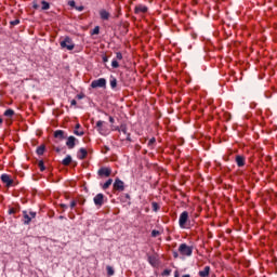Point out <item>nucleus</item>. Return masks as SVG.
Returning <instances> with one entry per match:
<instances>
[{"mask_svg":"<svg viewBox=\"0 0 277 277\" xmlns=\"http://www.w3.org/2000/svg\"><path fill=\"white\" fill-rule=\"evenodd\" d=\"M106 271H107L108 276H114V274H115L114 267L107 266V267H106Z\"/></svg>","mask_w":277,"mask_h":277,"instance_id":"nucleus-28","label":"nucleus"},{"mask_svg":"<svg viewBox=\"0 0 277 277\" xmlns=\"http://www.w3.org/2000/svg\"><path fill=\"white\" fill-rule=\"evenodd\" d=\"M98 176H111V170L107 167H103L97 171Z\"/></svg>","mask_w":277,"mask_h":277,"instance_id":"nucleus-9","label":"nucleus"},{"mask_svg":"<svg viewBox=\"0 0 277 277\" xmlns=\"http://www.w3.org/2000/svg\"><path fill=\"white\" fill-rule=\"evenodd\" d=\"M159 235H161V232L157 229L151 230V237H159Z\"/></svg>","mask_w":277,"mask_h":277,"instance_id":"nucleus-31","label":"nucleus"},{"mask_svg":"<svg viewBox=\"0 0 277 277\" xmlns=\"http://www.w3.org/2000/svg\"><path fill=\"white\" fill-rule=\"evenodd\" d=\"M117 85H118V80L116 79V78H113L111 80H110V88H117Z\"/></svg>","mask_w":277,"mask_h":277,"instance_id":"nucleus-27","label":"nucleus"},{"mask_svg":"<svg viewBox=\"0 0 277 277\" xmlns=\"http://www.w3.org/2000/svg\"><path fill=\"white\" fill-rule=\"evenodd\" d=\"M75 142H77V138L75 136H69L66 142V146L68 148H75Z\"/></svg>","mask_w":277,"mask_h":277,"instance_id":"nucleus-15","label":"nucleus"},{"mask_svg":"<svg viewBox=\"0 0 277 277\" xmlns=\"http://www.w3.org/2000/svg\"><path fill=\"white\" fill-rule=\"evenodd\" d=\"M109 122L111 123V124H114V122H116V120L114 119V117H109Z\"/></svg>","mask_w":277,"mask_h":277,"instance_id":"nucleus-43","label":"nucleus"},{"mask_svg":"<svg viewBox=\"0 0 277 277\" xmlns=\"http://www.w3.org/2000/svg\"><path fill=\"white\" fill-rule=\"evenodd\" d=\"M64 166H68L69 163H72V157L66 156L64 160L62 161Z\"/></svg>","mask_w":277,"mask_h":277,"instance_id":"nucleus-20","label":"nucleus"},{"mask_svg":"<svg viewBox=\"0 0 277 277\" xmlns=\"http://www.w3.org/2000/svg\"><path fill=\"white\" fill-rule=\"evenodd\" d=\"M45 146L41 145L37 148V155H44Z\"/></svg>","mask_w":277,"mask_h":277,"instance_id":"nucleus-22","label":"nucleus"},{"mask_svg":"<svg viewBox=\"0 0 277 277\" xmlns=\"http://www.w3.org/2000/svg\"><path fill=\"white\" fill-rule=\"evenodd\" d=\"M3 124V118L0 117V126Z\"/></svg>","mask_w":277,"mask_h":277,"instance_id":"nucleus-48","label":"nucleus"},{"mask_svg":"<svg viewBox=\"0 0 277 277\" xmlns=\"http://www.w3.org/2000/svg\"><path fill=\"white\" fill-rule=\"evenodd\" d=\"M111 14L109 13V11L105 10V9H102L100 10V18L102 21H109Z\"/></svg>","mask_w":277,"mask_h":277,"instance_id":"nucleus-11","label":"nucleus"},{"mask_svg":"<svg viewBox=\"0 0 277 277\" xmlns=\"http://www.w3.org/2000/svg\"><path fill=\"white\" fill-rule=\"evenodd\" d=\"M41 10H49L51 8V4L47 1H41Z\"/></svg>","mask_w":277,"mask_h":277,"instance_id":"nucleus-23","label":"nucleus"},{"mask_svg":"<svg viewBox=\"0 0 277 277\" xmlns=\"http://www.w3.org/2000/svg\"><path fill=\"white\" fill-rule=\"evenodd\" d=\"M170 274H172V271H170V269H164L162 272V276H170Z\"/></svg>","mask_w":277,"mask_h":277,"instance_id":"nucleus-34","label":"nucleus"},{"mask_svg":"<svg viewBox=\"0 0 277 277\" xmlns=\"http://www.w3.org/2000/svg\"><path fill=\"white\" fill-rule=\"evenodd\" d=\"M101 32V28L98 26H96L94 29H93V36H98V34Z\"/></svg>","mask_w":277,"mask_h":277,"instance_id":"nucleus-32","label":"nucleus"},{"mask_svg":"<svg viewBox=\"0 0 277 277\" xmlns=\"http://www.w3.org/2000/svg\"><path fill=\"white\" fill-rule=\"evenodd\" d=\"M151 209L153 211H155V213H157V211H159L160 207H159V203L157 202H151Z\"/></svg>","mask_w":277,"mask_h":277,"instance_id":"nucleus-26","label":"nucleus"},{"mask_svg":"<svg viewBox=\"0 0 277 277\" xmlns=\"http://www.w3.org/2000/svg\"><path fill=\"white\" fill-rule=\"evenodd\" d=\"M183 277H190L189 275H184Z\"/></svg>","mask_w":277,"mask_h":277,"instance_id":"nucleus-50","label":"nucleus"},{"mask_svg":"<svg viewBox=\"0 0 277 277\" xmlns=\"http://www.w3.org/2000/svg\"><path fill=\"white\" fill-rule=\"evenodd\" d=\"M117 131H119V133H123L124 135H127V140H130L131 134H129L127 130V124H121L120 128H117Z\"/></svg>","mask_w":277,"mask_h":277,"instance_id":"nucleus-13","label":"nucleus"},{"mask_svg":"<svg viewBox=\"0 0 277 277\" xmlns=\"http://www.w3.org/2000/svg\"><path fill=\"white\" fill-rule=\"evenodd\" d=\"M93 201H94V205L96 206V207H103V205H104V202H105V195H103V194H97L95 197H94V199H93Z\"/></svg>","mask_w":277,"mask_h":277,"instance_id":"nucleus-7","label":"nucleus"},{"mask_svg":"<svg viewBox=\"0 0 277 277\" xmlns=\"http://www.w3.org/2000/svg\"><path fill=\"white\" fill-rule=\"evenodd\" d=\"M91 88H107V80L105 78H100L91 82Z\"/></svg>","mask_w":277,"mask_h":277,"instance_id":"nucleus-4","label":"nucleus"},{"mask_svg":"<svg viewBox=\"0 0 277 277\" xmlns=\"http://www.w3.org/2000/svg\"><path fill=\"white\" fill-rule=\"evenodd\" d=\"M85 95L83 94H78L76 97L78 98V101H81V98H83Z\"/></svg>","mask_w":277,"mask_h":277,"instance_id":"nucleus-42","label":"nucleus"},{"mask_svg":"<svg viewBox=\"0 0 277 277\" xmlns=\"http://www.w3.org/2000/svg\"><path fill=\"white\" fill-rule=\"evenodd\" d=\"M236 163L238 168H243V166H246V157L240 155L236 156Z\"/></svg>","mask_w":277,"mask_h":277,"instance_id":"nucleus-12","label":"nucleus"},{"mask_svg":"<svg viewBox=\"0 0 277 277\" xmlns=\"http://www.w3.org/2000/svg\"><path fill=\"white\" fill-rule=\"evenodd\" d=\"M23 217H24V220H23L24 224H26V225L31 224V220H35V217H36V212L27 213V211H24Z\"/></svg>","mask_w":277,"mask_h":277,"instance_id":"nucleus-5","label":"nucleus"},{"mask_svg":"<svg viewBox=\"0 0 277 277\" xmlns=\"http://www.w3.org/2000/svg\"><path fill=\"white\" fill-rule=\"evenodd\" d=\"M114 183V180L109 179L106 181V183L103 185V189H109V186Z\"/></svg>","mask_w":277,"mask_h":277,"instance_id":"nucleus-25","label":"nucleus"},{"mask_svg":"<svg viewBox=\"0 0 277 277\" xmlns=\"http://www.w3.org/2000/svg\"><path fill=\"white\" fill-rule=\"evenodd\" d=\"M114 189L116 192H124V182L120 179H116L114 183Z\"/></svg>","mask_w":277,"mask_h":277,"instance_id":"nucleus-8","label":"nucleus"},{"mask_svg":"<svg viewBox=\"0 0 277 277\" xmlns=\"http://www.w3.org/2000/svg\"><path fill=\"white\" fill-rule=\"evenodd\" d=\"M179 252L182 256H192L194 253V247H189L187 243H181L179 247Z\"/></svg>","mask_w":277,"mask_h":277,"instance_id":"nucleus-2","label":"nucleus"},{"mask_svg":"<svg viewBox=\"0 0 277 277\" xmlns=\"http://www.w3.org/2000/svg\"><path fill=\"white\" fill-rule=\"evenodd\" d=\"M155 142H157V140L155 137H151L148 142V146H155Z\"/></svg>","mask_w":277,"mask_h":277,"instance_id":"nucleus-33","label":"nucleus"},{"mask_svg":"<svg viewBox=\"0 0 277 277\" xmlns=\"http://www.w3.org/2000/svg\"><path fill=\"white\" fill-rule=\"evenodd\" d=\"M209 274H211V266H205V268L199 272L200 277H209Z\"/></svg>","mask_w":277,"mask_h":277,"instance_id":"nucleus-16","label":"nucleus"},{"mask_svg":"<svg viewBox=\"0 0 277 277\" xmlns=\"http://www.w3.org/2000/svg\"><path fill=\"white\" fill-rule=\"evenodd\" d=\"M102 60H103L104 64H107V62H109V58L107 56H103Z\"/></svg>","mask_w":277,"mask_h":277,"instance_id":"nucleus-40","label":"nucleus"},{"mask_svg":"<svg viewBox=\"0 0 277 277\" xmlns=\"http://www.w3.org/2000/svg\"><path fill=\"white\" fill-rule=\"evenodd\" d=\"M62 209H68V206L61 203Z\"/></svg>","mask_w":277,"mask_h":277,"instance_id":"nucleus-46","label":"nucleus"},{"mask_svg":"<svg viewBox=\"0 0 277 277\" xmlns=\"http://www.w3.org/2000/svg\"><path fill=\"white\" fill-rule=\"evenodd\" d=\"M1 181L2 183L5 184L6 187H12V185H14V180H12V177L9 174H2Z\"/></svg>","mask_w":277,"mask_h":277,"instance_id":"nucleus-6","label":"nucleus"},{"mask_svg":"<svg viewBox=\"0 0 277 277\" xmlns=\"http://www.w3.org/2000/svg\"><path fill=\"white\" fill-rule=\"evenodd\" d=\"M68 5H70V8H77L75 0L68 1Z\"/></svg>","mask_w":277,"mask_h":277,"instance_id":"nucleus-36","label":"nucleus"},{"mask_svg":"<svg viewBox=\"0 0 277 277\" xmlns=\"http://www.w3.org/2000/svg\"><path fill=\"white\" fill-rule=\"evenodd\" d=\"M74 133L76 135H78L79 137L85 135V132H83V130H81V124L80 123H77L76 127H75V130H74Z\"/></svg>","mask_w":277,"mask_h":277,"instance_id":"nucleus-14","label":"nucleus"},{"mask_svg":"<svg viewBox=\"0 0 277 277\" xmlns=\"http://www.w3.org/2000/svg\"><path fill=\"white\" fill-rule=\"evenodd\" d=\"M4 116H6L8 118H12V116H14V110L12 108H9L4 111Z\"/></svg>","mask_w":277,"mask_h":277,"instance_id":"nucleus-21","label":"nucleus"},{"mask_svg":"<svg viewBox=\"0 0 277 277\" xmlns=\"http://www.w3.org/2000/svg\"><path fill=\"white\" fill-rule=\"evenodd\" d=\"M116 60H117V62H122V53L121 52H116Z\"/></svg>","mask_w":277,"mask_h":277,"instance_id":"nucleus-30","label":"nucleus"},{"mask_svg":"<svg viewBox=\"0 0 277 277\" xmlns=\"http://www.w3.org/2000/svg\"><path fill=\"white\" fill-rule=\"evenodd\" d=\"M111 66H113V68H120V64L118 63L117 60H113Z\"/></svg>","mask_w":277,"mask_h":277,"instance_id":"nucleus-29","label":"nucleus"},{"mask_svg":"<svg viewBox=\"0 0 277 277\" xmlns=\"http://www.w3.org/2000/svg\"><path fill=\"white\" fill-rule=\"evenodd\" d=\"M70 105L74 107L77 106V100H71Z\"/></svg>","mask_w":277,"mask_h":277,"instance_id":"nucleus-41","label":"nucleus"},{"mask_svg":"<svg viewBox=\"0 0 277 277\" xmlns=\"http://www.w3.org/2000/svg\"><path fill=\"white\" fill-rule=\"evenodd\" d=\"M21 24V21L19 19H14L11 22V25L13 26H16V25H19Z\"/></svg>","mask_w":277,"mask_h":277,"instance_id":"nucleus-35","label":"nucleus"},{"mask_svg":"<svg viewBox=\"0 0 277 277\" xmlns=\"http://www.w3.org/2000/svg\"><path fill=\"white\" fill-rule=\"evenodd\" d=\"M9 213L12 214V213H16V210L14 208L10 209L9 210Z\"/></svg>","mask_w":277,"mask_h":277,"instance_id":"nucleus-45","label":"nucleus"},{"mask_svg":"<svg viewBox=\"0 0 277 277\" xmlns=\"http://www.w3.org/2000/svg\"><path fill=\"white\" fill-rule=\"evenodd\" d=\"M173 258H174V259H179V252L174 251V252H173Z\"/></svg>","mask_w":277,"mask_h":277,"instance_id":"nucleus-44","label":"nucleus"},{"mask_svg":"<svg viewBox=\"0 0 277 277\" xmlns=\"http://www.w3.org/2000/svg\"><path fill=\"white\" fill-rule=\"evenodd\" d=\"M54 137H56L57 140H64V130H56L54 132Z\"/></svg>","mask_w":277,"mask_h":277,"instance_id":"nucleus-19","label":"nucleus"},{"mask_svg":"<svg viewBox=\"0 0 277 277\" xmlns=\"http://www.w3.org/2000/svg\"><path fill=\"white\" fill-rule=\"evenodd\" d=\"M75 207H77V201L72 200L70 202V209H75Z\"/></svg>","mask_w":277,"mask_h":277,"instance_id":"nucleus-39","label":"nucleus"},{"mask_svg":"<svg viewBox=\"0 0 277 277\" xmlns=\"http://www.w3.org/2000/svg\"><path fill=\"white\" fill-rule=\"evenodd\" d=\"M135 14H146L148 12V6L144 4H138L134 9Z\"/></svg>","mask_w":277,"mask_h":277,"instance_id":"nucleus-10","label":"nucleus"},{"mask_svg":"<svg viewBox=\"0 0 277 277\" xmlns=\"http://www.w3.org/2000/svg\"><path fill=\"white\" fill-rule=\"evenodd\" d=\"M179 226L180 228H189L192 226V222L189 221V212L184 211L180 214L179 217Z\"/></svg>","mask_w":277,"mask_h":277,"instance_id":"nucleus-1","label":"nucleus"},{"mask_svg":"<svg viewBox=\"0 0 277 277\" xmlns=\"http://www.w3.org/2000/svg\"><path fill=\"white\" fill-rule=\"evenodd\" d=\"M61 48L67 49V51H72L75 49V43L70 37H65V39L61 41Z\"/></svg>","mask_w":277,"mask_h":277,"instance_id":"nucleus-3","label":"nucleus"},{"mask_svg":"<svg viewBox=\"0 0 277 277\" xmlns=\"http://www.w3.org/2000/svg\"><path fill=\"white\" fill-rule=\"evenodd\" d=\"M38 168L40 169V172H44V170H47V168L44 167V161L40 160L38 162Z\"/></svg>","mask_w":277,"mask_h":277,"instance_id":"nucleus-24","label":"nucleus"},{"mask_svg":"<svg viewBox=\"0 0 277 277\" xmlns=\"http://www.w3.org/2000/svg\"><path fill=\"white\" fill-rule=\"evenodd\" d=\"M103 124H105V121H97L96 122V129L101 135H105V129H103Z\"/></svg>","mask_w":277,"mask_h":277,"instance_id":"nucleus-17","label":"nucleus"},{"mask_svg":"<svg viewBox=\"0 0 277 277\" xmlns=\"http://www.w3.org/2000/svg\"><path fill=\"white\" fill-rule=\"evenodd\" d=\"M32 8H34L35 10H38V4H34Z\"/></svg>","mask_w":277,"mask_h":277,"instance_id":"nucleus-47","label":"nucleus"},{"mask_svg":"<svg viewBox=\"0 0 277 277\" xmlns=\"http://www.w3.org/2000/svg\"><path fill=\"white\" fill-rule=\"evenodd\" d=\"M88 157V150L85 148H80L78 151V159L83 160Z\"/></svg>","mask_w":277,"mask_h":277,"instance_id":"nucleus-18","label":"nucleus"},{"mask_svg":"<svg viewBox=\"0 0 277 277\" xmlns=\"http://www.w3.org/2000/svg\"><path fill=\"white\" fill-rule=\"evenodd\" d=\"M78 12H83V10H85V8L83 5L80 6H76L75 8Z\"/></svg>","mask_w":277,"mask_h":277,"instance_id":"nucleus-37","label":"nucleus"},{"mask_svg":"<svg viewBox=\"0 0 277 277\" xmlns=\"http://www.w3.org/2000/svg\"><path fill=\"white\" fill-rule=\"evenodd\" d=\"M175 277H179V273H175Z\"/></svg>","mask_w":277,"mask_h":277,"instance_id":"nucleus-49","label":"nucleus"},{"mask_svg":"<svg viewBox=\"0 0 277 277\" xmlns=\"http://www.w3.org/2000/svg\"><path fill=\"white\" fill-rule=\"evenodd\" d=\"M148 261H149L150 265H155V256H149Z\"/></svg>","mask_w":277,"mask_h":277,"instance_id":"nucleus-38","label":"nucleus"}]
</instances>
